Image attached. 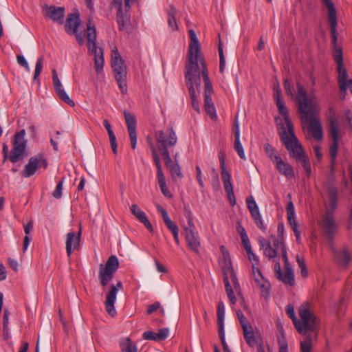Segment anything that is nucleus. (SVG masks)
Returning a JSON list of instances; mask_svg holds the SVG:
<instances>
[{"label":"nucleus","instance_id":"1","mask_svg":"<svg viewBox=\"0 0 352 352\" xmlns=\"http://www.w3.org/2000/svg\"><path fill=\"white\" fill-rule=\"evenodd\" d=\"M297 89L296 100L298 112L301 114L300 119L303 123H308L309 129L314 138L320 140L323 138V131L320 120L316 116L319 112V107L309 98L307 91L299 82L297 83Z\"/></svg>","mask_w":352,"mask_h":352},{"label":"nucleus","instance_id":"2","mask_svg":"<svg viewBox=\"0 0 352 352\" xmlns=\"http://www.w3.org/2000/svg\"><path fill=\"white\" fill-rule=\"evenodd\" d=\"M190 42L188 51V61L185 65V78L187 86L193 85L192 76L201 74L203 76L202 63L206 66V63L201 54V48L198 38L193 30L188 31Z\"/></svg>","mask_w":352,"mask_h":352},{"label":"nucleus","instance_id":"3","mask_svg":"<svg viewBox=\"0 0 352 352\" xmlns=\"http://www.w3.org/2000/svg\"><path fill=\"white\" fill-rule=\"evenodd\" d=\"M311 306L309 302H303L298 309L300 320L296 317L294 307L289 304L286 307L287 316L292 320L293 323L300 333L305 334L307 330L316 331L320 322L319 318L311 311Z\"/></svg>","mask_w":352,"mask_h":352},{"label":"nucleus","instance_id":"4","mask_svg":"<svg viewBox=\"0 0 352 352\" xmlns=\"http://www.w3.org/2000/svg\"><path fill=\"white\" fill-rule=\"evenodd\" d=\"M328 10V18L330 25V32L331 35V45L333 47V57L337 65L340 67L343 64L342 50L338 47V33H337V12L331 0H322Z\"/></svg>","mask_w":352,"mask_h":352},{"label":"nucleus","instance_id":"5","mask_svg":"<svg viewBox=\"0 0 352 352\" xmlns=\"http://www.w3.org/2000/svg\"><path fill=\"white\" fill-rule=\"evenodd\" d=\"M25 131L24 129L14 134L13 147L9 157L8 155V147L6 144H3L2 153L4 162L8 158L11 162L16 163L24 158L27 148V140L25 139Z\"/></svg>","mask_w":352,"mask_h":352},{"label":"nucleus","instance_id":"6","mask_svg":"<svg viewBox=\"0 0 352 352\" xmlns=\"http://www.w3.org/2000/svg\"><path fill=\"white\" fill-rule=\"evenodd\" d=\"M278 129L280 130V140L289 151L290 156L296 160H299L305 154V152L295 135L294 131L287 132V129L282 123L278 124Z\"/></svg>","mask_w":352,"mask_h":352},{"label":"nucleus","instance_id":"7","mask_svg":"<svg viewBox=\"0 0 352 352\" xmlns=\"http://www.w3.org/2000/svg\"><path fill=\"white\" fill-rule=\"evenodd\" d=\"M155 138L157 148L161 153L164 160L170 161V152L168 148L174 146L177 142V137L172 126L168 127L165 131L159 130L155 133Z\"/></svg>","mask_w":352,"mask_h":352},{"label":"nucleus","instance_id":"8","mask_svg":"<svg viewBox=\"0 0 352 352\" xmlns=\"http://www.w3.org/2000/svg\"><path fill=\"white\" fill-rule=\"evenodd\" d=\"M111 67L115 76V79L122 94L126 93V66L124 60L120 55L117 47L111 51Z\"/></svg>","mask_w":352,"mask_h":352},{"label":"nucleus","instance_id":"9","mask_svg":"<svg viewBox=\"0 0 352 352\" xmlns=\"http://www.w3.org/2000/svg\"><path fill=\"white\" fill-rule=\"evenodd\" d=\"M119 267L118 258L115 255H111L107 259L105 265H99L98 278L102 287H105L111 280L114 273Z\"/></svg>","mask_w":352,"mask_h":352},{"label":"nucleus","instance_id":"10","mask_svg":"<svg viewBox=\"0 0 352 352\" xmlns=\"http://www.w3.org/2000/svg\"><path fill=\"white\" fill-rule=\"evenodd\" d=\"M48 166L47 161L43 154H37L31 157L23 170L21 172L22 177L28 178L34 175L39 167L46 169Z\"/></svg>","mask_w":352,"mask_h":352},{"label":"nucleus","instance_id":"11","mask_svg":"<svg viewBox=\"0 0 352 352\" xmlns=\"http://www.w3.org/2000/svg\"><path fill=\"white\" fill-rule=\"evenodd\" d=\"M331 212H329L324 214L322 220V226L329 245H333L334 236L338 231V227L334 221L333 216H331Z\"/></svg>","mask_w":352,"mask_h":352},{"label":"nucleus","instance_id":"12","mask_svg":"<svg viewBox=\"0 0 352 352\" xmlns=\"http://www.w3.org/2000/svg\"><path fill=\"white\" fill-rule=\"evenodd\" d=\"M88 52L94 55V68L97 74L103 71L104 67V50L102 47H98L96 43H87Z\"/></svg>","mask_w":352,"mask_h":352},{"label":"nucleus","instance_id":"13","mask_svg":"<svg viewBox=\"0 0 352 352\" xmlns=\"http://www.w3.org/2000/svg\"><path fill=\"white\" fill-rule=\"evenodd\" d=\"M122 289L121 281H118L116 285H113L110 287V290L107 294L106 300L104 302L107 312L111 316L116 314L114 307V303L116 300V295L119 289Z\"/></svg>","mask_w":352,"mask_h":352},{"label":"nucleus","instance_id":"14","mask_svg":"<svg viewBox=\"0 0 352 352\" xmlns=\"http://www.w3.org/2000/svg\"><path fill=\"white\" fill-rule=\"evenodd\" d=\"M203 67V78L204 82V108L213 107L214 103L212 100L213 89L212 82L208 76V72L205 64L202 63Z\"/></svg>","mask_w":352,"mask_h":352},{"label":"nucleus","instance_id":"15","mask_svg":"<svg viewBox=\"0 0 352 352\" xmlns=\"http://www.w3.org/2000/svg\"><path fill=\"white\" fill-rule=\"evenodd\" d=\"M124 115L131 141V146L133 149H135L137 145V121L135 117L126 111H124Z\"/></svg>","mask_w":352,"mask_h":352},{"label":"nucleus","instance_id":"16","mask_svg":"<svg viewBox=\"0 0 352 352\" xmlns=\"http://www.w3.org/2000/svg\"><path fill=\"white\" fill-rule=\"evenodd\" d=\"M52 80L55 91L58 98L70 107H74V102L69 97V96L63 88L62 84L58 78L56 70L55 69L52 70Z\"/></svg>","mask_w":352,"mask_h":352},{"label":"nucleus","instance_id":"17","mask_svg":"<svg viewBox=\"0 0 352 352\" xmlns=\"http://www.w3.org/2000/svg\"><path fill=\"white\" fill-rule=\"evenodd\" d=\"M334 261L340 267H346L351 261V256L346 248H344L340 250L335 248L334 244L331 245Z\"/></svg>","mask_w":352,"mask_h":352},{"label":"nucleus","instance_id":"18","mask_svg":"<svg viewBox=\"0 0 352 352\" xmlns=\"http://www.w3.org/2000/svg\"><path fill=\"white\" fill-rule=\"evenodd\" d=\"M81 238V229L79 230L78 232H70L67 234L65 248L67 255L69 257L72 254V252L76 250H78L80 248V242Z\"/></svg>","mask_w":352,"mask_h":352},{"label":"nucleus","instance_id":"19","mask_svg":"<svg viewBox=\"0 0 352 352\" xmlns=\"http://www.w3.org/2000/svg\"><path fill=\"white\" fill-rule=\"evenodd\" d=\"M242 330L244 339L250 347L254 348L263 341L259 331L257 329L254 331L252 325L245 327Z\"/></svg>","mask_w":352,"mask_h":352},{"label":"nucleus","instance_id":"20","mask_svg":"<svg viewBox=\"0 0 352 352\" xmlns=\"http://www.w3.org/2000/svg\"><path fill=\"white\" fill-rule=\"evenodd\" d=\"M45 16L50 18L53 21L59 24L63 23L65 16V8L63 7H56L55 6H45L44 7Z\"/></svg>","mask_w":352,"mask_h":352},{"label":"nucleus","instance_id":"21","mask_svg":"<svg viewBox=\"0 0 352 352\" xmlns=\"http://www.w3.org/2000/svg\"><path fill=\"white\" fill-rule=\"evenodd\" d=\"M186 240L189 248L196 254L199 252L200 241L195 228H186Z\"/></svg>","mask_w":352,"mask_h":352},{"label":"nucleus","instance_id":"22","mask_svg":"<svg viewBox=\"0 0 352 352\" xmlns=\"http://www.w3.org/2000/svg\"><path fill=\"white\" fill-rule=\"evenodd\" d=\"M329 135L332 140V144L329 148L330 156H331V170H333V165L336 162V158L338 154V144L340 140V135H339V129H333L332 131H329Z\"/></svg>","mask_w":352,"mask_h":352},{"label":"nucleus","instance_id":"23","mask_svg":"<svg viewBox=\"0 0 352 352\" xmlns=\"http://www.w3.org/2000/svg\"><path fill=\"white\" fill-rule=\"evenodd\" d=\"M111 6L117 7L116 20L119 30L122 31L126 28L129 21L127 15L123 13L122 0H116V2L111 3Z\"/></svg>","mask_w":352,"mask_h":352},{"label":"nucleus","instance_id":"24","mask_svg":"<svg viewBox=\"0 0 352 352\" xmlns=\"http://www.w3.org/2000/svg\"><path fill=\"white\" fill-rule=\"evenodd\" d=\"M80 25L79 14L78 13H70L67 15L65 24V32L69 34L76 33Z\"/></svg>","mask_w":352,"mask_h":352},{"label":"nucleus","instance_id":"25","mask_svg":"<svg viewBox=\"0 0 352 352\" xmlns=\"http://www.w3.org/2000/svg\"><path fill=\"white\" fill-rule=\"evenodd\" d=\"M338 188L333 184H329L327 187V193L329 197V207L326 209L325 214L329 212L331 216H333V212L337 207L338 204Z\"/></svg>","mask_w":352,"mask_h":352},{"label":"nucleus","instance_id":"26","mask_svg":"<svg viewBox=\"0 0 352 352\" xmlns=\"http://www.w3.org/2000/svg\"><path fill=\"white\" fill-rule=\"evenodd\" d=\"M276 167L278 172L287 178L290 179L295 177L293 167L289 164L285 162L281 157L278 158V161L276 162Z\"/></svg>","mask_w":352,"mask_h":352},{"label":"nucleus","instance_id":"27","mask_svg":"<svg viewBox=\"0 0 352 352\" xmlns=\"http://www.w3.org/2000/svg\"><path fill=\"white\" fill-rule=\"evenodd\" d=\"M157 212L161 214L164 222L168 229L172 232V234L179 232V228L175 223H174L168 216L167 211L160 204L156 206Z\"/></svg>","mask_w":352,"mask_h":352},{"label":"nucleus","instance_id":"28","mask_svg":"<svg viewBox=\"0 0 352 352\" xmlns=\"http://www.w3.org/2000/svg\"><path fill=\"white\" fill-rule=\"evenodd\" d=\"M279 113L283 116L288 132L294 131L293 123L289 118L288 111L282 99L275 100Z\"/></svg>","mask_w":352,"mask_h":352},{"label":"nucleus","instance_id":"29","mask_svg":"<svg viewBox=\"0 0 352 352\" xmlns=\"http://www.w3.org/2000/svg\"><path fill=\"white\" fill-rule=\"evenodd\" d=\"M153 159L157 168V177L159 186L166 184V179L162 172V167L160 162V158L157 153H155L154 148L153 149Z\"/></svg>","mask_w":352,"mask_h":352},{"label":"nucleus","instance_id":"30","mask_svg":"<svg viewBox=\"0 0 352 352\" xmlns=\"http://www.w3.org/2000/svg\"><path fill=\"white\" fill-rule=\"evenodd\" d=\"M236 230L241 236L243 245L246 250V252H248L249 254L252 253V248L245 229L241 226L240 223H239L236 227Z\"/></svg>","mask_w":352,"mask_h":352},{"label":"nucleus","instance_id":"31","mask_svg":"<svg viewBox=\"0 0 352 352\" xmlns=\"http://www.w3.org/2000/svg\"><path fill=\"white\" fill-rule=\"evenodd\" d=\"M288 223L292 230L298 229L297 223L295 219V209L292 201H289L286 208Z\"/></svg>","mask_w":352,"mask_h":352},{"label":"nucleus","instance_id":"32","mask_svg":"<svg viewBox=\"0 0 352 352\" xmlns=\"http://www.w3.org/2000/svg\"><path fill=\"white\" fill-rule=\"evenodd\" d=\"M225 159H226L225 154L223 152H220L219 153V162H220L221 179L223 180V182L231 180L230 174L226 168Z\"/></svg>","mask_w":352,"mask_h":352},{"label":"nucleus","instance_id":"33","mask_svg":"<svg viewBox=\"0 0 352 352\" xmlns=\"http://www.w3.org/2000/svg\"><path fill=\"white\" fill-rule=\"evenodd\" d=\"M177 10L173 6H170L168 11V24L173 32L178 30V25L176 21Z\"/></svg>","mask_w":352,"mask_h":352},{"label":"nucleus","instance_id":"34","mask_svg":"<svg viewBox=\"0 0 352 352\" xmlns=\"http://www.w3.org/2000/svg\"><path fill=\"white\" fill-rule=\"evenodd\" d=\"M329 131H332L334 129H339L338 127V119L337 118L335 108L333 106H331L329 108Z\"/></svg>","mask_w":352,"mask_h":352},{"label":"nucleus","instance_id":"35","mask_svg":"<svg viewBox=\"0 0 352 352\" xmlns=\"http://www.w3.org/2000/svg\"><path fill=\"white\" fill-rule=\"evenodd\" d=\"M276 278L289 286H294L295 284L294 274L292 269H287L285 274L282 273L281 277H277Z\"/></svg>","mask_w":352,"mask_h":352},{"label":"nucleus","instance_id":"36","mask_svg":"<svg viewBox=\"0 0 352 352\" xmlns=\"http://www.w3.org/2000/svg\"><path fill=\"white\" fill-rule=\"evenodd\" d=\"M96 30L89 20L87 24V43H96Z\"/></svg>","mask_w":352,"mask_h":352},{"label":"nucleus","instance_id":"37","mask_svg":"<svg viewBox=\"0 0 352 352\" xmlns=\"http://www.w3.org/2000/svg\"><path fill=\"white\" fill-rule=\"evenodd\" d=\"M250 212L257 227L263 232H265L266 228L263 224L258 208L250 210Z\"/></svg>","mask_w":352,"mask_h":352},{"label":"nucleus","instance_id":"38","mask_svg":"<svg viewBox=\"0 0 352 352\" xmlns=\"http://www.w3.org/2000/svg\"><path fill=\"white\" fill-rule=\"evenodd\" d=\"M225 307L223 302H219L217 306V324L218 329H224Z\"/></svg>","mask_w":352,"mask_h":352},{"label":"nucleus","instance_id":"39","mask_svg":"<svg viewBox=\"0 0 352 352\" xmlns=\"http://www.w3.org/2000/svg\"><path fill=\"white\" fill-rule=\"evenodd\" d=\"M164 162L167 168L170 170L173 177L177 175V177H181L182 176L181 168L178 163L173 164L170 157L169 162H168L166 160H164Z\"/></svg>","mask_w":352,"mask_h":352},{"label":"nucleus","instance_id":"40","mask_svg":"<svg viewBox=\"0 0 352 352\" xmlns=\"http://www.w3.org/2000/svg\"><path fill=\"white\" fill-rule=\"evenodd\" d=\"M296 161L301 164L307 177H309L311 174V167L307 155L305 153L299 160Z\"/></svg>","mask_w":352,"mask_h":352},{"label":"nucleus","instance_id":"41","mask_svg":"<svg viewBox=\"0 0 352 352\" xmlns=\"http://www.w3.org/2000/svg\"><path fill=\"white\" fill-rule=\"evenodd\" d=\"M296 161L301 164L307 177H309L311 174V167L307 155L305 153L299 160Z\"/></svg>","mask_w":352,"mask_h":352},{"label":"nucleus","instance_id":"42","mask_svg":"<svg viewBox=\"0 0 352 352\" xmlns=\"http://www.w3.org/2000/svg\"><path fill=\"white\" fill-rule=\"evenodd\" d=\"M120 348L122 352H137L136 346L129 338H126L120 343Z\"/></svg>","mask_w":352,"mask_h":352},{"label":"nucleus","instance_id":"43","mask_svg":"<svg viewBox=\"0 0 352 352\" xmlns=\"http://www.w3.org/2000/svg\"><path fill=\"white\" fill-rule=\"evenodd\" d=\"M188 87V91H189L190 97L191 99L192 107L195 111L199 113L200 108H199L198 100L196 97L195 90V88L193 87V85H190Z\"/></svg>","mask_w":352,"mask_h":352},{"label":"nucleus","instance_id":"44","mask_svg":"<svg viewBox=\"0 0 352 352\" xmlns=\"http://www.w3.org/2000/svg\"><path fill=\"white\" fill-rule=\"evenodd\" d=\"M264 150L265 151V153L266 155H267V157L273 162H276V161H278V158H280V156H278L276 152H275V149L274 148V147L268 144V143H266L264 144Z\"/></svg>","mask_w":352,"mask_h":352},{"label":"nucleus","instance_id":"45","mask_svg":"<svg viewBox=\"0 0 352 352\" xmlns=\"http://www.w3.org/2000/svg\"><path fill=\"white\" fill-rule=\"evenodd\" d=\"M258 272V276H260V283H257L258 285L261 288L262 292L265 293V295L268 296L270 294V284L268 281L264 280L261 272L259 269H256Z\"/></svg>","mask_w":352,"mask_h":352},{"label":"nucleus","instance_id":"46","mask_svg":"<svg viewBox=\"0 0 352 352\" xmlns=\"http://www.w3.org/2000/svg\"><path fill=\"white\" fill-rule=\"evenodd\" d=\"M43 67V57L41 56L37 59L36 65H35V70H34V77H33V80L34 82H38V81H39L38 76L42 72Z\"/></svg>","mask_w":352,"mask_h":352},{"label":"nucleus","instance_id":"47","mask_svg":"<svg viewBox=\"0 0 352 352\" xmlns=\"http://www.w3.org/2000/svg\"><path fill=\"white\" fill-rule=\"evenodd\" d=\"M233 147H234V149L236 151L238 155L240 157L241 159H242V160L246 159L244 149L241 143L240 138L234 139Z\"/></svg>","mask_w":352,"mask_h":352},{"label":"nucleus","instance_id":"48","mask_svg":"<svg viewBox=\"0 0 352 352\" xmlns=\"http://www.w3.org/2000/svg\"><path fill=\"white\" fill-rule=\"evenodd\" d=\"M337 70L338 72V83H347V72L346 69L344 67L343 64H341L340 67L337 65Z\"/></svg>","mask_w":352,"mask_h":352},{"label":"nucleus","instance_id":"49","mask_svg":"<svg viewBox=\"0 0 352 352\" xmlns=\"http://www.w3.org/2000/svg\"><path fill=\"white\" fill-rule=\"evenodd\" d=\"M131 213L140 221H141L142 219H144L146 215L140 209V208L136 204H133L131 206Z\"/></svg>","mask_w":352,"mask_h":352},{"label":"nucleus","instance_id":"50","mask_svg":"<svg viewBox=\"0 0 352 352\" xmlns=\"http://www.w3.org/2000/svg\"><path fill=\"white\" fill-rule=\"evenodd\" d=\"M264 254L269 259H272L277 256L278 251L276 248H272V244H267V247L264 249Z\"/></svg>","mask_w":352,"mask_h":352},{"label":"nucleus","instance_id":"51","mask_svg":"<svg viewBox=\"0 0 352 352\" xmlns=\"http://www.w3.org/2000/svg\"><path fill=\"white\" fill-rule=\"evenodd\" d=\"M270 239H272V246L273 248H276V251H278L279 248H280V250H282L283 245H285L283 239L277 238L273 235L270 236Z\"/></svg>","mask_w":352,"mask_h":352},{"label":"nucleus","instance_id":"52","mask_svg":"<svg viewBox=\"0 0 352 352\" xmlns=\"http://www.w3.org/2000/svg\"><path fill=\"white\" fill-rule=\"evenodd\" d=\"M300 349L302 352H310L311 349V338L310 336L306 338V340L300 342Z\"/></svg>","mask_w":352,"mask_h":352},{"label":"nucleus","instance_id":"53","mask_svg":"<svg viewBox=\"0 0 352 352\" xmlns=\"http://www.w3.org/2000/svg\"><path fill=\"white\" fill-rule=\"evenodd\" d=\"M237 318L240 322L242 329L245 327L251 326L246 317L241 310L236 311Z\"/></svg>","mask_w":352,"mask_h":352},{"label":"nucleus","instance_id":"54","mask_svg":"<svg viewBox=\"0 0 352 352\" xmlns=\"http://www.w3.org/2000/svg\"><path fill=\"white\" fill-rule=\"evenodd\" d=\"M218 333H219V339L221 340V344L223 346V351L224 352H230V350L229 349V347L226 342L224 329H218Z\"/></svg>","mask_w":352,"mask_h":352},{"label":"nucleus","instance_id":"55","mask_svg":"<svg viewBox=\"0 0 352 352\" xmlns=\"http://www.w3.org/2000/svg\"><path fill=\"white\" fill-rule=\"evenodd\" d=\"M184 213L188 221V228H195V225L193 223L192 213L191 210L188 208L184 207Z\"/></svg>","mask_w":352,"mask_h":352},{"label":"nucleus","instance_id":"56","mask_svg":"<svg viewBox=\"0 0 352 352\" xmlns=\"http://www.w3.org/2000/svg\"><path fill=\"white\" fill-rule=\"evenodd\" d=\"M232 133L234 136V139L240 138L239 122L237 116L235 117L232 125Z\"/></svg>","mask_w":352,"mask_h":352},{"label":"nucleus","instance_id":"57","mask_svg":"<svg viewBox=\"0 0 352 352\" xmlns=\"http://www.w3.org/2000/svg\"><path fill=\"white\" fill-rule=\"evenodd\" d=\"M63 181L58 182L56 189L52 192V195L56 199H60L62 197Z\"/></svg>","mask_w":352,"mask_h":352},{"label":"nucleus","instance_id":"58","mask_svg":"<svg viewBox=\"0 0 352 352\" xmlns=\"http://www.w3.org/2000/svg\"><path fill=\"white\" fill-rule=\"evenodd\" d=\"M108 135H109L110 144H111V147L112 148V151H113L114 154H116L117 153V151H118V144H117V141H116V135H115L113 132V133H110Z\"/></svg>","mask_w":352,"mask_h":352},{"label":"nucleus","instance_id":"59","mask_svg":"<svg viewBox=\"0 0 352 352\" xmlns=\"http://www.w3.org/2000/svg\"><path fill=\"white\" fill-rule=\"evenodd\" d=\"M169 333V330L168 328H162L159 329L158 333H157V339L159 341L164 340L168 338Z\"/></svg>","mask_w":352,"mask_h":352},{"label":"nucleus","instance_id":"60","mask_svg":"<svg viewBox=\"0 0 352 352\" xmlns=\"http://www.w3.org/2000/svg\"><path fill=\"white\" fill-rule=\"evenodd\" d=\"M230 278H231L235 289L237 290L239 289V283L236 273L234 272V269H232L231 267H230Z\"/></svg>","mask_w":352,"mask_h":352},{"label":"nucleus","instance_id":"61","mask_svg":"<svg viewBox=\"0 0 352 352\" xmlns=\"http://www.w3.org/2000/svg\"><path fill=\"white\" fill-rule=\"evenodd\" d=\"M16 60L18 64H19L21 66L23 67L27 71H30V67L29 65L25 60V57L23 55H17L16 56Z\"/></svg>","mask_w":352,"mask_h":352},{"label":"nucleus","instance_id":"62","mask_svg":"<svg viewBox=\"0 0 352 352\" xmlns=\"http://www.w3.org/2000/svg\"><path fill=\"white\" fill-rule=\"evenodd\" d=\"M157 333H155L151 331H147L143 333V338L148 340H155V341H159L157 339Z\"/></svg>","mask_w":352,"mask_h":352},{"label":"nucleus","instance_id":"63","mask_svg":"<svg viewBox=\"0 0 352 352\" xmlns=\"http://www.w3.org/2000/svg\"><path fill=\"white\" fill-rule=\"evenodd\" d=\"M225 190L228 194V197H233V186L230 181L223 182Z\"/></svg>","mask_w":352,"mask_h":352},{"label":"nucleus","instance_id":"64","mask_svg":"<svg viewBox=\"0 0 352 352\" xmlns=\"http://www.w3.org/2000/svg\"><path fill=\"white\" fill-rule=\"evenodd\" d=\"M206 113L210 117L212 120H216L217 116L214 106L205 108Z\"/></svg>","mask_w":352,"mask_h":352}]
</instances>
